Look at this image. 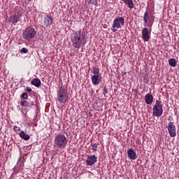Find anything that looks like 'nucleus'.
<instances>
[{
  "label": "nucleus",
  "mask_w": 179,
  "mask_h": 179,
  "mask_svg": "<svg viewBox=\"0 0 179 179\" xmlns=\"http://www.w3.org/2000/svg\"><path fill=\"white\" fill-rule=\"evenodd\" d=\"M71 42L72 45L74 48H83L87 43V39L86 38V34L82 30L76 31L71 34Z\"/></svg>",
  "instance_id": "f257e3e1"
},
{
  "label": "nucleus",
  "mask_w": 179,
  "mask_h": 179,
  "mask_svg": "<svg viewBox=\"0 0 179 179\" xmlns=\"http://www.w3.org/2000/svg\"><path fill=\"white\" fill-rule=\"evenodd\" d=\"M54 145L58 149H65L68 145V138L64 134H58L55 136Z\"/></svg>",
  "instance_id": "f03ea898"
},
{
  "label": "nucleus",
  "mask_w": 179,
  "mask_h": 179,
  "mask_svg": "<svg viewBox=\"0 0 179 179\" xmlns=\"http://www.w3.org/2000/svg\"><path fill=\"white\" fill-rule=\"evenodd\" d=\"M37 34V31L33 27H27L24 29L22 33V37L24 40H27L30 41V40H33L36 35Z\"/></svg>",
  "instance_id": "7ed1b4c3"
},
{
  "label": "nucleus",
  "mask_w": 179,
  "mask_h": 179,
  "mask_svg": "<svg viewBox=\"0 0 179 179\" xmlns=\"http://www.w3.org/2000/svg\"><path fill=\"white\" fill-rule=\"evenodd\" d=\"M68 92L65 90V87H59L57 90V100L59 103L65 104V103H68Z\"/></svg>",
  "instance_id": "20e7f679"
},
{
  "label": "nucleus",
  "mask_w": 179,
  "mask_h": 179,
  "mask_svg": "<svg viewBox=\"0 0 179 179\" xmlns=\"http://www.w3.org/2000/svg\"><path fill=\"white\" fill-rule=\"evenodd\" d=\"M124 24H125V19H124L122 17H117L113 20L110 29L113 33H117V30H118V29H121Z\"/></svg>",
  "instance_id": "39448f33"
},
{
  "label": "nucleus",
  "mask_w": 179,
  "mask_h": 179,
  "mask_svg": "<svg viewBox=\"0 0 179 179\" xmlns=\"http://www.w3.org/2000/svg\"><path fill=\"white\" fill-rule=\"evenodd\" d=\"M152 110V114L155 117H162L163 115V103L159 100H157Z\"/></svg>",
  "instance_id": "423d86ee"
},
{
  "label": "nucleus",
  "mask_w": 179,
  "mask_h": 179,
  "mask_svg": "<svg viewBox=\"0 0 179 179\" xmlns=\"http://www.w3.org/2000/svg\"><path fill=\"white\" fill-rule=\"evenodd\" d=\"M168 132L171 138H174L177 135L176 131V125L173 122H169L167 126Z\"/></svg>",
  "instance_id": "0eeeda50"
},
{
  "label": "nucleus",
  "mask_w": 179,
  "mask_h": 179,
  "mask_svg": "<svg viewBox=\"0 0 179 179\" xmlns=\"http://www.w3.org/2000/svg\"><path fill=\"white\" fill-rule=\"evenodd\" d=\"M86 166H93L97 163V157L94 155H88L86 161Z\"/></svg>",
  "instance_id": "6e6552de"
},
{
  "label": "nucleus",
  "mask_w": 179,
  "mask_h": 179,
  "mask_svg": "<svg viewBox=\"0 0 179 179\" xmlns=\"http://www.w3.org/2000/svg\"><path fill=\"white\" fill-rule=\"evenodd\" d=\"M127 157L130 159V160H136L138 159V155H136V151L133 148H129L127 150Z\"/></svg>",
  "instance_id": "1a4fd4ad"
},
{
  "label": "nucleus",
  "mask_w": 179,
  "mask_h": 179,
  "mask_svg": "<svg viewBox=\"0 0 179 179\" xmlns=\"http://www.w3.org/2000/svg\"><path fill=\"white\" fill-rule=\"evenodd\" d=\"M21 18H22V14L17 13V14L11 15L9 18V22L13 24H15V23H17L18 20H20Z\"/></svg>",
  "instance_id": "9d476101"
},
{
  "label": "nucleus",
  "mask_w": 179,
  "mask_h": 179,
  "mask_svg": "<svg viewBox=\"0 0 179 179\" xmlns=\"http://www.w3.org/2000/svg\"><path fill=\"white\" fill-rule=\"evenodd\" d=\"M92 85L94 86H99L100 82H101V76H92L91 77Z\"/></svg>",
  "instance_id": "9b49d317"
},
{
  "label": "nucleus",
  "mask_w": 179,
  "mask_h": 179,
  "mask_svg": "<svg viewBox=\"0 0 179 179\" xmlns=\"http://www.w3.org/2000/svg\"><path fill=\"white\" fill-rule=\"evenodd\" d=\"M141 33L142 38L144 41H149V38H150V37L149 36V31L148 28H143Z\"/></svg>",
  "instance_id": "f8f14e48"
},
{
  "label": "nucleus",
  "mask_w": 179,
  "mask_h": 179,
  "mask_svg": "<svg viewBox=\"0 0 179 179\" xmlns=\"http://www.w3.org/2000/svg\"><path fill=\"white\" fill-rule=\"evenodd\" d=\"M43 23L46 27H48L50 24H52V17L50 15H47L43 19Z\"/></svg>",
  "instance_id": "ddd939ff"
},
{
  "label": "nucleus",
  "mask_w": 179,
  "mask_h": 179,
  "mask_svg": "<svg viewBox=\"0 0 179 179\" xmlns=\"http://www.w3.org/2000/svg\"><path fill=\"white\" fill-rule=\"evenodd\" d=\"M145 101L146 104H152L153 103V95L148 93L145 95Z\"/></svg>",
  "instance_id": "4468645a"
},
{
  "label": "nucleus",
  "mask_w": 179,
  "mask_h": 179,
  "mask_svg": "<svg viewBox=\"0 0 179 179\" xmlns=\"http://www.w3.org/2000/svg\"><path fill=\"white\" fill-rule=\"evenodd\" d=\"M31 85H33V86H35L36 87H40V86H41V81L38 78H34L31 80Z\"/></svg>",
  "instance_id": "2eb2a0df"
},
{
  "label": "nucleus",
  "mask_w": 179,
  "mask_h": 179,
  "mask_svg": "<svg viewBox=\"0 0 179 179\" xmlns=\"http://www.w3.org/2000/svg\"><path fill=\"white\" fill-rule=\"evenodd\" d=\"M19 135H20V137L22 139H24V141H29V139H30V136H29V134H27L26 133H24V131H20Z\"/></svg>",
  "instance_id": "dca6fc26"
},
{
  "label": "nucleus",
  "mask_w": 179,
  "mask_h": 179,
  "mask_svg": "<svg viewBox=\"0 0 179 179\" xmlns=\"http://www.w3.org/2000/svg\"><path fill=\"white\" fill-rule=\"evenodd\" d=\"M122 1L127 5L129 9H134V1L132 0H122Z\"/></svg>",
  "instance_id": "f3484780"
},
{
  "label": "nucleus",
  "mask_w": 179,
  "mask_h": 179,
  "mask_svg": "<svg viewBox=\"0 0 179 179\" xmlns=\"http://www.w3.org/2000/svg\"><path fill=\"white\" fill-rule=\"evenodd\" d=\"M21 106L22 107H26V108H28V107H33V106H34V104L33 103H30L27 101H23L21 102Z\"/></svg>",
  "instance_id": "a211bd4d"
},
{
  "label": "nucleus",
  "mask_w": 179,
  "mask_h": 179,
  "mask_svg": "<svg viewBox=\"0 0 179 179\" xmlns=\"http://www.w3.org/2000/svg\"><path fill=\"white\" fill-rule=\"evenodd\" d=\"M169 64L171 66H173V68H175V66H177V62L176 61V59H174V58L169 59Z\"/></svg>",
  "instance_id": "6ab92c4d"
},
{
  "label": "nucleus",
  "mask_w": 179,
  "mask_h": 179,
  "mask_svg": "<svg viewBox=\"0 0 179 179\" xmlns=\"http://www.w3.org/2000/svg\"><path fill=\"white\" fill-rule=\"evenodd\" d=\"M93 76H101L100 75V69L97 67H94L92 71Z\"/></svg>",
  "instance_id": "aec40b11"
},
{
  "label": "nucleus",
  "mask_w": 179,
  "mask_h": 179,
  "mask_svg": "<svg viewBox=\"0 0 179 179\" xmlns=\"http://www.w3.org/2000/svg\"><path fill=\"white\" fill-rule=\"evenodd\" d=\"M148 19H149V13H148V11H145L144 13V16H143V20L144 23H148Z\"/></svg>",
  "instance_id": "412c9836"
},
{
  "label": "nucleus",
  "mask_w": 179,
  "mask_h": 179,
  "mask_svg": "<svg viewBox=\"0 0 179 179\" xmlns=\"http://www.w3.org/2000/svg\"><path fill=\"white\" fill-rule=\"evenodd\" d=\"M20 52H21V54H27V52H29V50H27V48H22L20 50Z\"/></svg>",
  "instance_id": "4be33fe9"
},
{
  "label": "nucleus",
  "mask_w": 179,
  "mask_h": 179,
  "mask_svg": "<svg viewBox=\"0 0 179 179\" xmlns=\"http://www.w3.org/2000/svg\"><path fill=\"white\" fill-rule=\"evenodd\" d=\"M22 99H23L24 100H27V99H29V96L27 95V93H23L22 94Z\"/></svg>",
  "instance_id": "5701e85b"
},
{
  "label": "nucleus",
  "mask_w": 179,
  "mask_h": 179,
  "mask_svg": "<svg viewBox=\"0 0 179 179\" xmlns=\"http://www.w3.org/2000/svg\"><path fill=\"white\" fill-rule=\"evenodd\" d=\"M92 149V150H94V152H97V143H93Z\"/></svg>",
  "instance_id": "b1692460"
},
{
  "label": "nucleus",
  "mask_w": 179,
  "mask_h": 179,
  "mask_svg": "<svg viewBox=\"0 0 179 179\" xmlns=\"http://www.w3.org/2000/svg\"><path fill=\"white\" fill-rule=\"evenodd\" d=\"M89 3L92 5H97V1L96 0H90Z\"/></svg>",
  "instance_id": "393cba45"
},
{
  "label": "nucleus",
  "mask_w": 179,
  "mask_h": 179,
  "mask_svg": "<svg viewBox=\"0 0 179 179\" xmlns=\"http://www.w3.org/2000/svg\"><path fill=\"white\" fill-rule=\"evenodd\" d=\"M108 93V91H107V87L103 88V94H107Z\"/></svg>",
  "instance_id": "a878e982"
},
{
  "label": "nucleus",
  "mask_w": 179,
  "mask_h": 179,
  "mask_svg": "<svg viewBox=\"0 0 179 179\" xmlns=\"http://www.w3.org/2000/svg\"><path fill=\"white\" fill-rule=\"evenodd\" d=\"M27 92H31V87H27Z\"/></svg>",
  "instance_id": "bb28decb"
},
{
  "label": "nucleus",
  "mask_w": 179,
  "mask_h": 179,
  "mask_svg": "<svg viewBox=\"0 0 179 179\" xmlns=\"http://www.w3.org/2000/svg\"><path fill=\"white\" fill-rule=\"evenodd\" d=\"M14 129H15V131H19L20 128L17 127H14Z\"/></svg>",
  "instance_id": "cd10ccee"
},
{
  "label": "nucleus",
  "mask_w": 179,
  "mask_h": 179,
  "mask_svg": "<svg viewBox=\"0 0 179 179\" xmlns=\"http://www.w3.org/2000/svg\"><path fill=\"white\" fill-rule=\"evenodd\" d=\"M0 47H1V42H0Z\"/></svg>",
  "instance_id": "c85d7f7f"
}]
</instances>
